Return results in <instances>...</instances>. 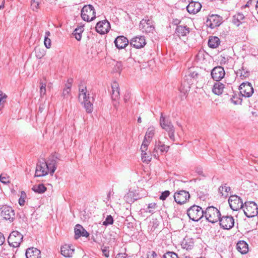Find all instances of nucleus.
I'll list each match as a JSON object with an SVG mask.
<instances>
[{
	"label": "nucleus",
	"instance_id": "nucleus-23",
	"mask_svg": "<svg viewBox=\"0 0 258 258\" xmlns=\"http://www.w3.org/2000/svg\"><path fill=\"white\" fill-rule=\"evenodd\" d=\"M114 42L118 49H122L128 45V40L123 36H119L115 39Z\"/></svg>",
	"mask_w": 258,
	"mask_h": 258
},
{
	"label": "nucleus",
	"instance_id": "nucleus-17",
	"mask_svg": "<svg viewBox=\"0 0 258 258\" xmlns=\"http://www.w3.org/2000/svg\"><path fill=\"white\" fill-rule=\"evenodd\" d=\"M110 28V23L106 20L98 22L95 27L96 31L100 34H105L108 33Z\"/></svg>",
	"mask_w": 258,
	"mask_h": 258
},
{
	"label": "nucleus",
	"instance_id": "nucleus-44",
	"mask_svg": "<svg viewBox=\"0 0 258 258\" xmlns=\"http://www.w3.org/2000/svg\"><path fill=\"white\" fill-rule=\"evenodd\" d=\"M205 52L199 51L196 56V60L197 62H202L205 59Z\"/></svg>",
	"mask_w": 258,
	"mask_h": 258
},
{
	"label": "nucleus",
	"instance_id": "nucleus-7",
	"mask_svg": "<svg viewBox=\"0 0 258 258\" xmlns=\"http://www.w3.org/2000/svg\"><path fill=\"white\" fill-rule=\"evenodd\" d=\"M23 238V236L22 234L18 231H14L10 234L8 241L9 245L12 246L14 247H17L19 246L22 242Z\"/></svg>",
	"mask_w": 258,
	"mask_h": 258
},
{
	"label": "nucleus",
	"instance_id": "nucleus-3",
	"mask_svg": "<svg viewBox=\"0 0 258 258\" xmlns=\"http://www.w3.org/2000/svg\"><path fill=\"white\" fill-rule=\"evenodd\" d=\"M204 214L206 219L212 223L218 222L221 216L220 211L213 206L208 207L204 212Z\"/></svg>",
	"mask_w": 258,
	"mask_h": 258
},
{
	"label": "nucleus",
	"instance_id": "nucleus-29",
	"mask_svg": "<svg viewBox=\"0 0 258 258\" xmlns=\"http://www.w3.org/2000/svg\"><path fill=\"white\" fill-rule=\"evenodd\" d=\"M245 17L242 13H238L235 15L233 17L232 22L237 26H239L241 24L244 22Z\"/></svg>",
	"mask_w": 258,
	"mask_h": 258
},
{
	"label": "nucleus",
	"instance_id": "nucleus-34",
	"mask_svg": "<svg viewBox=\"0 0 258 258\" xmlns=\"http://www.w3.org/2000/svg\"><path fill=\"white\" fill-rule=\"evenodd\" d=\"M82 98V102L86 100L90 99L89 94L87 93V88L80 89L79 93V100L80 101H81Z\"/></svg>",
	"mask_w": 258,
	"mask_h": 258
},
{
	"label": "nucleus",
	"instance_id": "nucleus-22",
	"mask_svg": "<svg viewBox=\"0 0 258 258\" xmlns=\"http://www.w3.org/2000/svg\"><path fill=\"white\" fill-rule=\"evenodd\" d=\"M26 258H40V250L35 247H30L27 249L25 253Z\"/></svg>",
	"mask_w": 258,
	"mask_h": 258
},
{
	"label": "nucleus",
	"instance_id": "nucleus-41",
	"mask_svg": "<svg viewBox=\"0 0 258 258\" xmlns=\"http://www.w3.org/2000/svg\"><path fill=\"white\" fill-rule=\"evenodd\" d=\"M156 208L157 204L156 203H150L148 205L146 210H145V212L153 214L154 212V210L156 209Z\"/></svg>",
	"mask_w": 258,
	"mask_h": 258
},
{
	"label": "nucleus",
	"instance_id": "nucleus-45",
	"mask_svg": "<svg viewBox=\"0 0 258 258\" xmlns=\"http://www.w3.org/2000/svg\"><path fill=\"white\" fill-rule=\"evenodd\" d=\"M114 220L111 215H108L106 218L105 221L103 222V225L104 226H108L109 225L112 224Z\"/></svg>",
	"mask_w": 258,
	"mask_h": 258
},
{
	"label": "nucleus",
	"instance_id": "nucleus-62",
	"mask_svg": "<svg viewBox=\"0 0 258 258\" xmlns=\"http://www.w3.org/2000/svg\"><path fill=\"white\" fill-rule=\"evenodd\" d=\"M35 53H36V57H38V58H40L43 56V54H41L40 52V53H38L37 49H35Z\"/></svg>",
	"mask_w": 258,
	"mask_h": 258
},
{
	"label": "nucleus",
	"instance_id": "nucleus-37",
	"mask_svg": "<svg viewBox=\"0 0 258 258\" xmlns=\"http://www.w3.org/2000/svg\"><path fill=\"white\" fill-rule=\"evenodd\" d=\"M82 102L84 103V106L86 111L88 113H91L93 110V104L91 101V99L86 100Z\"/></svg>",
	"mask_w": 258,
	"mask_h": 258
},
{
	"label": "nucleus",
	"instance_id": "nucleus-52",
	"mask_svg": "<svg viewBox=\"0 0 258 258\" xmlns=\"http://www.w3.org/2000/svg\"><path fill=\"white\" fill-rule=\"evenodd\" d=\"M40 93L41 96L44 95L46 93V83L41 82L40 83Z\"/></svg>",
	"mask_w": 258,
	"mask_h": 258
},
{
	"label": "nucleus",
	"instance_id": "nucleus-11",
	"mask_svg": "<svg viewBox=\"0 0 258 258\" xmlns=\"http://www.w3.org/2000/svg\"><path fill=\"white\" fill-rule=\"evenodd\" d=\"M219 221L221 227L224 229L229 230L234 225V219L231 216H223L220 218Z\"/></svg>",
	"mask_w": 258,
	"mask_h": 258
},
{
	"label": "nucleus",
	"instance_id": "nucleus-55",
	"mask_svg": "<svg viewBox=\"0 0 258 258\" xmlns=\"http://www.w3.org/2000/svg\"><path fill=\"white\" fill-rule=\"evenodd\" d=\"M122 69V64L121 62H117L114 66V70L116 72H120Z\"/></svg>",
	"mask_w": 258,
	"mask_h": 258
},
{
	"label": "nucleus",
	"instance_id": "nucleus-35",
	"mask_svg": "<svg viewBox=\"0 0 258 258\" xmlns=\"http://www.w3.org/2000/svg\"><path fill=\"white\" fill-rule=\"evenodd\" d=\"M84 31L83 26H81L76 28L73 32V35L75 36V38L80 41L82 38V33Z\"/></svg>",
	"mask_w": 258,
	"mask_h": 258
},
{
	"label": "nucleus",
	"instance_id": "nucleus-14",
	"mask_svg": "<svg viewBox=\"0 0 258 258\" xmlns=\"http://www.w3.org/2000/svg\"><path fill=\"white\" fill-rule=\"evenodd\" d=\"M223 18L218 15H212L208 17L207 25L211 29L219 26L222 23Z\"/></svg>",
	"mask_w": 258,
	"mask_h": 258
},
{
	"label": "nucleus",
	"instance_id": "nucleus-1",
	"mask_svg": "<svg viewBox=\"0 0 258 258\" xmlns=\"http://www.w3.org/2000/svg\"><path fill=\"white\" fill-rule=\"evenodd\" d=\"M57 155L55 154L52 155L47 162L44 159L43 161H39L36 167L35 176L40 177L46 175L49 172L52 175L57 167V159H58Z\"/></svg>",
	"mask_w": 258,
	"mask_h": 258
},
{
	"label": "nucleus",
	"instance_id": "nucleus-24",
	"mask_svg": "<svg viewBox=\"0 0 258 258\" xmlns=\"http://www.w3.org/2000/svg\"><path fill=\"white\" fill-rule=\"evenodd\" d=\"M189 33V28L186 25H177L175 34L178 37L186 36Z\"/></svg>",
	"mask_w": 258,
	"mask_h": 258
},
{
	"label": "nucleus",
	"instance_id": "nucleus-20",
	"mask_svg": "<svg viewBox=\"0 0 258 258\" xmlns=\"http://www.w3.org/2000/svg\"><path fill=\"white\" fill-rule=\"evenodd\" d=\"M202 5L200 3L191 1L186 6V10L189 13L195 14L200 11Z\"/></svg>",
	"mask_w": 258,
	"mask_h": 258
},
{
	"label": "nucleus",
	"instance_id": "nucleus-57",
	"mask_svg": "<svg viewBox=\"0 0 258 258\" xmlns=\"http://www.w3.org/2000/svg\"><path fill=\"white\" fill-rule=\"evenodd\" d=\"M31 7L33 11H36L39 7V3L34 0L31 2Z\"/></svg>",
	"mask_w": 258,
	"mask_h": 258
},
{
	"label": "nucleus",
	"instance_id": "nucleus-13",
	"mask_svg": "<svg viewBox=\"0 0 258 258\" xmlns=\"http://www.w3.org/2000/svg\"><path fill=\"white\" fill-rule=\"evenodd\" d=\"M190 198L189 192L184 190L177 191L174 195V199L178 204L182 205L185 203Z\"/></svg>",
	"mask_w": 258,
	"mask_h": 258
},
{
	"label": "nucleus",
	"instance_id": "nucleus-12",
	"mask_svg": "<svg viewBox=\"0 0 258 258\" xmlns=\"http://www.w3.org/2000/svg\"><path fill=\"white\" fill-rule=\"evenodd\" d=\"M1 217L6 220L13 222L15 218V214L12 207L8 206H3L1 207Z\"/></svg>",
	"mask_w": 258,
	"mask_h": 258
},
{
	"label": "nucleus",
	"instance_id": "nucleus-10",
	"mask_svg": "<svg viewBox=\"0 0 258 258\" xmlns=\"http://www.w3.org/2000/svg\"><path fill=\"white\" fill-rule=\"evenodd\" d=\"M240 93L245 97H250L253 93V88L250 83L248 82H243L239 87Z\"/></svg>",
	"mask_w": 258,
	"mask_h": 258
},
{
	"label": "nucleus",
	"instance_id": "nucleus-32",
	"mask_svg": "<svg viewBox=\"0 0 258 258\" xmlns=\"http://www.w3.org/2000/svg\"><path fill=\"white\" fill-rule=\"evenodd\" d=\"M237 76H239L241 79H244L248 78L250 75V72L242 66L240 69L236 72Z\"/></svg>",
	"mask_w": 258,
	"mask_h": 258
},
{
	"label": "nucleus",
	"instance_id": "nucleus-2",
	"mask_svg": "<svg viewBox=\"0 0 258 258\" xmlns=\"http://www.w3.org/2000/svg\"><path fill=\"white\" fill-rule=\"evenodd\" d=\"M160 124L163 129L168 132L169 137L174 142L175 141L174 127L169 117L164 116L162 113H161Z\"/></svg>",
	"mask_w": 258,
	"mask_h": 258
},
{
	"label": "nucleus",
	"instance_id": "nucleus-60",
	"mask_svg": "<svg viewBox=\"0 0 258 258\" xmlns=\"http://www.w3.org/2000/svg\"><path fill=\"white\" fill-rule=\"evenodd\" d=\"M115 258H127L125 253H119L117 254Z\"/></svg>",
	"mask_w": 258,
	"mask_h": 258
},
{
	"label": "nucleus",
	"instance_id": "nucleus-64",
	"mask_svg": "<svg viewBox=\"0 0 258 258\" xmlns=\"http://www.w3.org/2000/svg\"><path fill=\"white\" fill-rule=\"evenodd\" d=\"M157 256V253L155 251H152L151 255V257H152V258H156Z\"/></svg>",
	"mask_w": 258,
	"mask_h": 258
},
{
	"label": "nucleus",
	"instance_id": "nucleus-49",
	"mask_svg": "<svg viewBox=\"0 0 258 258\" xmlns=\"http://www.w3.org/2000/svg\"><path fill=\"white\" fill-rule=\"evenodd\" d=\"M230 100L232 103H233L235 105L240 104L242 102V99H240L238 97L233 96L231 99Z\"/></svg>",
	"mask_w": 258,
	"mask_h": 258
},
{
	"label": "nucleus",
	"instance_id": "nucleus-19",
	"mask_svg": "<svg viewBox=\"0 0 258 258\" xmlns=\"http://www.w3.org/2000/svg\"><path fill=\"white\" fill-rule=\"evenodd\" d=\"M141 197L139 196L136 190L130 189L128 192L124 196V200L128 203H133L135 201L141 199Z\"/></svg>",
	"mask_w": 258,
	"mask_h": 258
},
{
	"label": "nucleus",
	"instance_id": "nucleus-8",
	"mask_svg": "<svg viewBox=\"0 0 258 258\" xmlns=\"http://www.w3.org/2000/svg\"><path fill=\"white\" fill-rule=\"evenodd\" d=\"M228 203L231 209L233 211H238L243 208L244 206L241 199L236 195L231 196L228 199Z\"/></svg>",
	"mask_w": 258,
	"mask_h": 258
},
{
	"label": "nucleus",
	"instance_id": "nucleus-61",
	"mask_svg": "<svg viewBox=\"0 0 258 258\" xmlns=\"http://www.w3.org/2000/svg\"><path fill=\"white\" fill-rule=\"evenodd\" d=\"M180 23V20H179L177 19H173L172 24L173 25H176V27H177V25H179Z\"/></svg>",
	"mask_w": 258,
	"mask_h": 258
},
{
	"label": "nucleus",
	"instance_id": "nucleus-30",
	"mask_svg": "<svg viewBox=\"0 0 258 258\" xmlns=\"http://www.w3.org/2000/svg\"><path fill=\"white\" fill-rule=\"evenodd\" d=\"M237 250L242 254H245L248 251V245L244 241H239L236 245Z\"/></svg>",
	"mask_w": 258,
	"mask_h": 258
},
{
	"label": "nucleus",
	"instance_id": "nucleus-50",
	"mask_svg": "<svg viewBox=\"0 0 258 258\" xmlns=\"http://www.w3.org/2000/svg\"><path fill=\"white\" fill-rule=\"evenodd\" d=\"M73 83V78H70L68 79L66 84H65L64 89L71 90Z\"/></svg>",
	"mask_w": 258,
	"mask_h": 258
},
{
	"label": "nucleus",
	"instance_id": "nucleus-6",
	"mask_svg": "<svg viewBox=\"0 0 258 258\" xmlns=\"http://www.w3.org/2000/svg\"><path fill=\"white\" fill-rule=\"evenodd\" d=\"M95 11L94 7L91 5H85L81 10V17L83 20L89 22L93 21L95 18Z\"/></svg>",
	"mask_w": 258,
	"mask_h": 258
},
{
	"label": "nucleus",
	"instance_id": "nucleus-33",
	"mask_svg": "<svg viewBox=\"0 0 258 258\" xmlns=\"http://www.w3.org/2000/svg\"><path fill=\"white\" fill-rule=\"evenodd\" d=\"M181 245L183 248L188 250L192 248L194 243L191 239L185 238L182 240Z\"/></svg>",
	"mask_w": 258,
	"mask_h": 258
},
{
	"label": "nucleus",
	"instance_id": "nucleus-18",
	"mask_svg": "<svg viewBox=\"0 0 258 258\" xmlns=\"http://www.w3.org/2000/svg\"><path fill=\"white\" fill-rule=\"evenodd\" d=\"M146 44L144 36H136L131 40L130 45L136 48L143 47Z\"/></svg>",
	"mask_w": 258,
	"mask_h": 258
},
{
	"label": "nucleus",
	"instance_id": "nucleus-5",
	"mask_svg": "<svg viewBox=\"0 0 258 258\" xmlns=\"http://www.w3.org/2000/svg\"><path fill=\"white\" fill-rule=\"evenodd\" d=\"M245 215L248 218H252L258 214V206L254 202H245L243 207Z\"/></svg>",
	"mask_w": 258,
	"mask_h": 258
},
{
	"label": "nucleus",
	"instance_id": "nucleus-63",
	"mask_svg": "<svg viewBox=\"0 0 258 258\" xmlns=\"http://www.w3.org/2000/svg\"><path fill=\"white\" fill-rule=\"evenodd\" d=\"M83 81H81V83L79 84V90L80 89H84V88H86V86H84L83 85Z\"/></svg>",
	"mask_w": 258,
	"mask_h": 258
},
{
	"label": "nucleus",
	"instance_id": "nucleus-25",
	"mask_svg": "<svg viewBox=\"0 0 258 258\" xmlns=\"http://www.w3.org/2000/svg\"><path fill=\"white\" fill-rule=\"evenodd\" d=\"M61 253L66 257H71L74 253V249L69 244H64L61 247Z\"/></svg>",
	"mask_w": 258,
	"mask_h": 258
},
{
	"label": "nucleus",
	"instance_id": "nucleus-26",
	"mask_svg": "<svg viewBox=\"0 0 258 258\" xmlns=\"http://www.w3.org/2000/svg\"><path fill=\"white\" fill-rule=\"evenodd\" d=\"M200 76V74L196 70L195 68H190L185 76L186 77L190 78L192 83L197 81Z\"/></svg>",
	"mask_w": 258,
	"mask_h": 258
},
{
	"label": "nucleus",
	"instance_id": "nucleus-56",
	"mask_svg": "<svg viewBox=\"0 0 258 258\" xmlns=\"http://www.w3.org/2000/svg\"><path fill=\"white\" fill-rule=\"evenodd\" d=\"M258 0H249L246 5L242 7V8L249 7L252 5H255V3L256 4Z\"/></svg>",
	"mask_w": 258,
	"mask_h": 258
},
{
	"label": "nucleus",
	"instance_id": "nucleus-28",
	"mask_svg": "<svg viewBox=\"0 0 258 258\" xmlns=\"http://www.w3.org/2000/svg\"><path fill=\"white\" fill-rule=\"evenodd\" d=\"M111 98L112 100H116L119 98V86L117 83L114 82L111 85Z\"/></svg>",
	"mask_w": 258,
	"mask_h": 258
},
{
	"label": "nucleus",
	"instance_id": "nucleus-15",
	"mask_svg": "<svg viewBox=\"0 0 258 258\" xmlns=\"http://www.w3.org/2000/svg\"><path fill=\"white\" fill-rule=\"evenodd\" d=\"M211 75L214 80L219 81L224 77L225 72L223 67L217 66L212 70Z\"/></svg>",
	"mask_w": 258,
	"mask_h": 258
},
{
	"label": "nucleus",
	"instance_id": "nucleus-39",
	"mask_svg": "<svg viewBox=\"0 0 258 258\" xmlns=\"http://www.w3.org/2000/svg\"><path fill=\"white\" fill-rule=\"evenodd\" d=\"M151 141V140H149L148 138L144 137V141L141 147V150L143 153L147 150L148 147Z\"/></svg>",
	"mask_w": 258,
	"mask_h": 258
},
{
	"label": "nucleus",
	"instance_id": "nucleus-38",
	"mask_svg": "<svg viewBox=\"0 0 258 258\" xmlns=\"http://www.w3.org/2000/svg\"><path fill=\"white\" fill-rule=\"evenodd\" d=\"M155 134V127L153 126H150L147 129V131L146 133L145 137L148 138L149 140L152 139L154 135Z\"/></svg>",
	"mask_w": 258,
	"mask_h": 258
},
{
	"label": "nucleus",
	"instance_id": "nucleus-4",
	"mask_svg": "<svg viewBox=\"0 0 258 258\" xmlns=\"http://www.w3.org/2000/svg\"><path fill=\"white\" fill-rule=\"evenodd\" d=\"M187 214L190 220L198 221L203 217L204 212L201 207L193 205L187 210Z\"/></svg>",
	"mask_w": 258,
	"mask_h": 258
},
{
	"label": "nucleus",
	"instance_id": "nucleus-53",
	"mask_svg": "<svg viewBox=\"0 0 258 258\" xmlns=\"http://www.w3.org/2000/svg\"><path fill=\"white\" fill-rule=\"evenodd\" d=\"M101 250L103 253V255L106 257L109 256V251L108 250V247L103 246L101 248Z\"/></svg>",
	"mask_w": 258,
	"mask_h": 258
},
{
	"label": "nucleus",
	"instance_id": "nucleus-46",
	"mask_svg": "<svg viewBox=\"0 0 258 258\" xmlns=\"http://www.w3.org/2000/svg\"><path fill=\"white\" fill-rule=\"evenodd\" d=\"M1 183L4 184H8L9 185L10 183V179L9 176H4L3 174H1Z\"/></svg>",
	"mask_w": 258,
	"mask_h": 258
},
{
	"label": "nucleus",
	"instance_id": "nucleus-51",
	"mask_svg": "<svg viewBox=\"0 0 258 258\" xmlns=\"http://www.w3.org/2000/svg\"><path fill=\"white\" fill-rule=\"evenodd\" d=\"M170 192L169 190H165L162 192L159 197V199L162 201L165 200L169 196Z\"/></svg>",
	"mask_w": 258,
	"mask_h": 258
},
{
	"label": "nucleus",
	"instance_id": "nucleus-9",
	"mask_svg": "<svg viewBox=\"0 0 258 258\" xmlns=\"http://www.w3.org/2000/svg\"><path fill=\"white\" fill-rule=\"evenodd\" d=\"M139 28L143 32L146 33H153L155 29L154 24L152 20L149 19H143L139 25Z\"/></svg>",
	"mask_w": 258,
	"mask_h": 258
},
{
	"label": "nucleus",
	"instance_id": "nucleus-59",
	"mask_svg": "<svg viewBox=\"0 0 258 258\" xmlns=\"http://www.w3.org/2000/svg\"><path fill=\"white\" fill-rule=\"evenodd\" d=\"M196 172L200 175L205 177V175L203 173V169L201 167H198L196 168Z\"/></svg>",
	"mask_w": 258,
	"mask_h": 258
},
{
	"label": "nucleus",
	"instance_id": "nucleus-48",
	"mask_svg": "<svg viewBox=\"0 0 258 258\" xmlns=\"http://www.w3.org/2000/svg\"><path fill=\"white\" fill-rule=\"evenodd\" d=\"M231 188L229 186H226V184H224L219 188V192L223 196V191L224 190L226 192H228L230 190Z\"/></svg>",
	"mask_w": 258,
	"mask_h": 258
},
{
	"label": "nucleus",
	"instance_id": "nucleus-54",
	"mask_svg": "<svg viewBox=\"0 0 258 258\" xmlns=\"http://www.w3.org/2000/svg\"><path fill=\"white\" fill-rule=\"evenodd\" d=\"M70 92L71 90L63 88L62 96L64 99H68L69 97V96L71 95Z\"/></svg>",
	"mask_w": 258,
	"mask_h": 258
},
{
	"label": "nucleus",
	"instance_id": "nucleus-42",
	"mask_svg": "<svg viewBox=\"0 0 258 258\" xmlns=\"http://www.w3.org/2000/svg\"><path fill=\"white\" fill-rule=\"evenodd\" d=\"M142 160L144 162L149 163L151 160V155L147 154L146 151L142 152Z\"/></svg>",
	"mask_w": 258,
	"mask_h": 258
},
{
	"label": "nucleus",
	"instance_id": "nucleus-40",
	"mask_svg": "<svg viewBox=\"0 0 258 258\" xmlns=\"http://www.w3.org/2000/svg\"><path fill=\"white\" fill-rule=\"evenodd\" d=\"M50 35V33L49 31H48L45 32L44 43L45 47L47 48H49L51 47V40L48 38V36Z\"/></svg>",
	"mask_w": 258,
	"mask_h": 258
},
{
	"label": "nucleus",
	"instance_id": "nucleus-21",
	"mask_svg": "<svg viewBox=\"0 0 258 258\" xmlns=\"http://www.w3.org/2000/svg\"><path fill=\"white\" fill-rule=\"evenodd\" d=\"M75 238L77 239L81 236L87 237L89 236V233L80 224L76 225L75 229Z\"/></svg>",
	"mask_w": 258,
	"mask_h": 258
},
{
	"label": "nucleus",
	"instance_id": "nucleus-31",
	"mask_svg": "<svg viewBox=\"0 0 258 258\" xmlns=\"http://www.w3.org/2000/svg\"><path fill=\"white\" fill-rule=\"evenodd\" d=\"M220 43V40L218 37L211 36L208 41V46L210 48H217Z\"/></svg>",
	"mask_w": 258,
	"mask_h": 258
},
{
	"label": "nucleus",
	"instance_id": "nucleus-43",
	"mask_svg": "<svg viewBox=\"0 0 258 258\" xmlns=\"http://www.w3.org/2000/svg\"><path fill=\"white\" fill-rule=\"evenodd\" d=\"M162 258H179L177 254L173 251H167L162 256Z\"/></svg>",
	"mask_w": 258,
	"mask_h": 258
},
{
	"label": "nucleus",
	"instance_id": "nucleus-16",
	"mask_svg": "<svg viewBox=\"0 0 258 258\" xmlns=\"http://www.w3.org/2000/svg\"><path fill=\"white\" fill-rule=\"evenodd\" d=\"M169 149V146L165 145L162 142L158 141L155 145V147L152 153L153 156L157 158L158 157V151H159L162 154L167 153Z\"/></svg>",
	"mask_w": 258,
	"mask_h": 258
},
{
	"label": "nucleus",
	"instance_id": "nucleus-27",
	"mask_svg": "<svg viewBox=\"0 0 258 258\" xmlns=\"http://www.w3.org/2000/svg\"><path fill=\"white\" fill-rule=\"evenodd\" d=\"M216 82L213 87L212 91L215 94L219 95L223 92L224 85L219 81Z\"/></svg>",
	"mask_w": 258,
	"mask_h": 258
},
{
	"label": "nucleus",
	"instance_id": "nucleus-58",
	"mask_svg": "<svg viewBox=\"0 0 258 258\" xmlns=\"http://www.w3.org/2000/svg\"><path fill=\"white\" fill-rule=\"evenodd\" d=\"M7 98V95L4 94L1 92V108L3 107V104L6 102V99Z\"/></svg>",
	"mask_w": 258,
	"mask_h": 258
},
{
	"label": "nucleus",
	"instance_id": "nucleus-36",
	"mask_svg": "<svg viewBox=\"0 0 258 258\" xmlns=\"http://www.w3.org/2000/svg\"><path fill=\"white\" fill-rule=\"evenodd\" d=\"M32 189L34 192L38 194H43L46 190V187L43 184L35 185Z\"/></svg>",
	"mask_w": 258,
	"mask_h": 258
},
{
	"label": "nucleus",
	"instance_id": "nucleus-47",
	"mask_svg": "<svg viewBox=\"0 0 258 258\" xmlns=\"http://www.w3.org/2000/svg\"><path fill=\"white\" fill-rule=\"evenodd\" d=\"M26 197V195L25 191H22L21 192V196L19 200V204L20 206H24L25 203V198Z\"/></svg>",
	"mask_w": 258,
	"mask_h": 258
}]
</instances>
